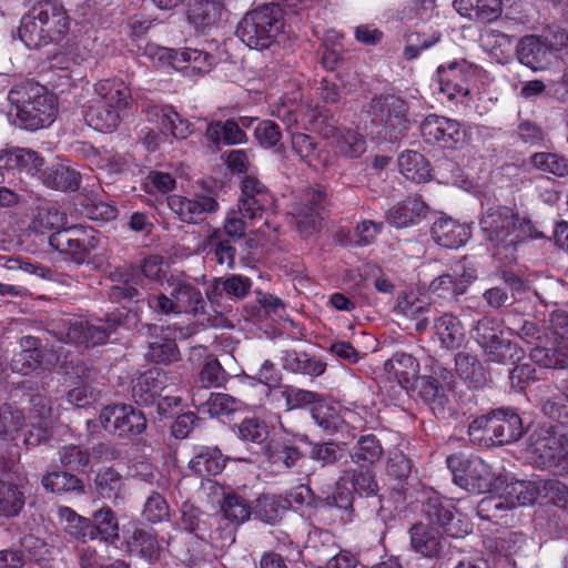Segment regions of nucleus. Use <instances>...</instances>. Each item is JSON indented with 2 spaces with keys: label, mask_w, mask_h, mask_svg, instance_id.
Listing matches in <instances>:
<instances>
[{
  "label": "nucleus",
  "mask_w": 568,
  "mask_h": 568,
  "mask_svg": "<svg viewBox=\"0 0 568 568\" xmlns=\"http://www.w3.org/2000/svg\"><path fill=\"white\" fill-rule=\"evenodd\" d=\"M480 227L493 245L514 246L527 237H539L541 233L519 217L507 206L488 209L480 219Z\"/></svg>",
  "instance_id": "5"
},
{
  "label": "nucleus",
  "mask_w": 568,
  "mask_h": 568,
  "mask_svg": "<svg viewBox=\"0 0 568 568\" xmlns=\"http://www.w3.org/2000/svg\"><path fill=\"white\" fill-rule=\"evenodd\" d=\"M61 354L54 348L38 352H17L11 359L13 372L28 375L39 368H47L60 363Z\"/></svg>",
  "instance_id": "26"
},
{
  "label": "nucleus",
  "mask_w": 568,
  "mask_h": 568,
  "mask_svg": "<svg viewBox=\"0 0 568 568\" xmlns=\"http://www.w3.org/2000/svg\"><path fill=\"white\" fill-rule=\"evenodd\" d=\"M273 204V195L256 178L246 176L242 182V195L239 199V214L248 221H255Z\"/></svg>",
  "instance_id": "15"
},
{
  "label": "nucleus",
  "mask_w": 568,
  "mask_h": 568,
  "mask_svg": "<svg viewBox=\"0 0 568 568\" xmlns=\"http://www.w3.org/2000/svg\"><path fill=\"white\" fill-rule=\"evenodd\" d=\"M531 359L539 366L546 368L562 369L568 368V351L565 345L551 341H547L535 346L530 352Z\"/></svg>",
  "instance_id": "35"
},
{
  "label": "nucleus",
  "mask_w": 568,
  "mask_h": 568,
  "mask_svg": "<svg viewBox=\"0 0 568 568\" xmlns=\"http://www.w3.org/2000/svg\"><path fill=\"white\" fill-rule=\"evenodd\" d=\"M480 69L465 59H455L437 68L439 91L448 100H459L470 92V83L479 75Z\"/></svg>",
  "instance_id": "11"
},
{
  "label": "nucleus",
  "mask_w": 568,
  "mask_h": 568,
  "mask_svg": "<svg viewBox=\"0 0 568 568\" xmlns=\"http://www.w3.org/2000/svg\"><path fill=\"white\" fill-rule=\"evenodd\" d=\"M422 136L428 143H442L444 146H452L457 143L463 132L457 121L430 114L420 124Z\"/></svg>",
  "instance_id": "20"
},
{
  "label": "nucleus",
  "mask_w": 568,
  "mask_h": 568,
  "mask_svg": "<svg viewBox=\"0 0 568 568\" xmlns=\"http://www.w3.org/2000/svg\"><path fill=\"white\" fill-rule=\"evenodd\" d=\"M128 550L135 556L155 562L161 558L163 547L152 529L135 528L126 539Z\"/></svg>",
  "instance_id": "27"
},
{
  "label": "nucleus",
  "mask_w": 568,
  "mask_h": 568,
  "mask_svg": "<svg viewBox=\"0 0 568 568\" xmlns=\"http://www.w3.org/2000/svg\"><path fill=\"white\" fill-rule=\"evenodd\" d=\"M169 328L154 324H144L141 332L150 338L144 352L148 362L154 364L170 365L180 359V351L175 339L168 337L164 333Z\"/></svg>",
  "instance_id": "17"
},
{
  "label": "nucleus",
  "mask_w": 568,
  "mask_h": 568,
  "mask_svg": "<svg viewBox=\"0 0 568 568\" xmlns=\"http://www.w3.org/2000/svg\"><path fill=\"white\" fill-rule=\"evenodd\" d=\"M493 424L494 446L514 443L524 434L521 418L510 409L493 410Z\"/></svg>",
  "instance_id": "23"
},
{
  "label": "nucleus",
  "mask_w": 568,
  "mask_h": 568,
  "mask_svg": "<svg viewBox=\"0 0 568 568\" xmlns=\"http://www.w3.org/2000/svg\"><path fill=\"white\" fill-rule=\"evenodd\" d=\"M175 59L180 63L176 70L186 75L206 73L214 64V59L209 53L197 49L180 50Z\"/></svg>",
  "instance_id": "44"
},
{
  "label": "nucleus",
  "mask_w": 568,
  "mask_h": 568,
  "mask_svg": "<svg viewBox=\"0 0 568 568\" xmlns=\"http://www.w3.org/2000/svg\"><path fill=\"white\" fill-rule=\"evenodd\" d=\"M189 467L201 477L217 475L224 469L225 459L217 447L199 446L194 448Z\"/></svg>",
  "instance_id": "34"
},
{
  "label": "nucleus",
  "mask_w": 568,
  "mask_h": 568,
  "mask_svg": "<svg viewBox=\"0 0 568 568\" xmlns=\"http://www.w3.org/2000/svg\"><path fill=\"white\" fill-rule=\"evenodd\" d=\"M420 513L428 525L442 528L452 538H464L473 531L471 521L459 514L455 506L435 491H428L422 499Z\"/></svg>",
  "instance_id": "7"
},
{
  "label": "nucleus",
  "mask_w": 568,
  "mask_h": 568,
  "mask_svg": "<svg viewBox=\"0 0 568 568\" xmlns=\"http://www.w3.org/2000/svg\"><path fill=\"white\" fill-rule=\"evenodd\" d=\"M568 51V32L549 28L540 34L523 37L516 47L519 62L532 71H544L556 64Z\"/></svg>",
  "instance_id": "3"
},
{
  "label": "nucleus",
  "mask_w": 568,
  "mask_h": 568,
  "mask_svg": "<svg viewBox=\"0 0 568 568\" xmlns=\"http://www.w3.org/2000/svg\"><path fill=\"white\" fill-rule=\"evenodd\" d=\"M237 211H230L222 230L206 231L209 237L207 246L211 248H231L234 241L245 235V219L237 217Z\"/></svg>",
  "instance_id": "28"
},
{
  "label": "nucleus",
  "mask_w": 568,
  "mask_h": 568,
  "mask_svg": "<svg viewBox=\"0 0 568 568\" xmlns=\"http://www.w3.org/2000/svg\"><path fill=\"white\" fill-rule=\"evenodd\" d=\"M9 119L19 128L37 131L51 125L58 113L54 95L44 87L24 83L8 93Z\"/></svg>",
  "instance_id": "1"
},
{
  "label": "nucleus",
  "mask_w": 568,
  "mask_h": 568,
  "mask_svg": "<svg viewBox=\"0 0 568 568\" xmlns=\"http://www.w3.org/2000/svg\"><path fill=\"white\" fill-rule=\"evenodd\" d=\"M486 362L507 364L520 358L521 349L509 339H504L483 351Z\"/></svg>",
  "instance_id": "61"
},
{
  "label": "nucleus",
  "mask_w": 568,
  "mask_h": 568,
  "mask_svg": "<svg viewBox=\"0 0 568 568\" xmlns=\"http://www.w3.org/2000/svg\"><path fill=\"white\" fill-rule=\"evenodd\" d=\"M90 521L92 540L114 542L119 539V519L110 507L94 511Z\"/></svg>",
  "instance_id": "39"
},
{
  "label": "nucleus",
  "mask_w": 568,
  "mask_h": 568,
  "mask_svg": "<svg viewBox=\"0 0 568 568\" xmlns=\"http://www.w3.org/2000/svg\"><path fill=\"white\" fill-rule=\"evenodd\" d=\"M94 488L99 496L122 504L125 498V484L122 475L112 467L99 469L94 478Z\"/></svg>",
  "instance_id": "30"
},
{
  "label": "nucleus",
  "mask_w": 568,
  "mask_h": 568,
  "mask_svg": "<svg viewBox=\"0 0 568 568\" xmlns=\"http://www.w3.org/2000/svg\"><path fill=\"white\" fill-rule=\"evenodd\" d=\"M333 139L337 152L345 156L357 158L366 150L365 141L356 132L337 130Z\"/></svg>",
  "instance_id": "59"
},
{
  "label": "nucleus",
  "mask_w": 568,
  "mask_h": 568,
  "mask_svg": "<svg viewBox=\"0 0 568 568\" xmlns=\"http://www.w3.org/2000/svg\"><path fill=\"white\" fill-rule=\"evenodd\" d=\"M24 504L26 496L21 488L0 479V516L14 517L20 514Z\"/></svg>",
  "instance_id": "51"
},
{
  "label": "nucleus",
  "mask_w": 568,
  "mask_h": 568,
  "mask_svg": "<svg viewBox=\"0 0 568 568\" xmlns=\"http://www.w3.org/2000/svg\"><path fill=\"white\" fill-rule=\"evenodd\" d=\"M383 446L375 435L361 436L349 454L354 464L373 466L383 456Z\"/></svg>",
  "instance_id": "46"
},
{
  "label": "nucleus",
  "mask_w": 568,
  "mask_h": 568,
  "mask_svg": "<svg viewBox=\"0 0 568 568\" xmlns=\"http://www.w3.org/2000/svg\"><path fill=\"white\" fill-rule=\"evenodd\" d=\"M323 199V192L320 190H314L310 199L312 205L310 207H300L294 214L296 229L301 236L307 237L316 232L320 225V221L322 220L321 203Z\"/></svg>",
  "instance_id": "41"
},
{
  "label": "nucleus",
  "mask_w": 568,
  "mask_h": 568,
  "mask_svg": "<svg viewBox=\"0 0 568 568\" xmlns=\"http://www.w3.org/2000/svg\"><path fill=\"white\" fill-rule=\"evenodd\" d=\"M453 471L455 484L469 493L481 494L488 491L493 484V471L478 456H452L447 458Z\"/></svg>",
  "instance_id": "9"
},
{
  "label": "nucleus",
  "mask_w": 568,
  "mask_h": 568,
  "mask_svg": "<svg viewBox=\"0 0 568 568\" xmlns=\"http://www.w3.org/2000/svg\"><path fill=\"white\" fill-rule=\"evenodd\" d=\"M170 384L171 378L166 372L151 368L136 378L132 396L136 404L149 406L154 403L156 397L162 396Z\"/></svg>",
  "instance_id": "21"
},
{
  "label": "nucleus",
  "mask_w": 568,
  "mask_h": 568,
  "mask_svg": "<svg viewBox=\"0 0 568 568\" xmlns=\"http://www.w3.org/2000/svg\"><path fill=\"white\" fill-rule=\"evenodd\" d=\"M435 333L447 349L458 348L465 334L460 321L453 314H444L434 323Z\"/></svg>",
  "instance_id": "43"
},
{
  "label": "nucleus",
  "mask_w": 568,
  "mask_h": 568,
  "mask_svg": "<svg viewBox=\"0 0 568 568\" xmlns=\"http://www.w3.org/2000/svg\"><path fill=\"white\" fill-rule=\"evenodd\" d=\"M455 369L460 378L466 381L469 387L481 388L484 387L490 376L480 361L468 353L459 352L455 356Z\"/></svg>",
  "instance_id": "36"
},
{
  "label": "nucleus",
  "mask_w": 568,
  "mask_h": 568,
  "mask_svg": "<svg viewBox=\"0 0 568 568\" xmlns=\"http://www.w3.org/2000/svg\"><path fill=\"white\" fill-rule=\"evenodd\" d=\"M386 372L394 374L398 383L403 387H409L413 382L417 384L419 372V363L407 353H395L392 358L384 364Z\"/></svg>",
  "instance_id": "40"
},
{
  "label": "nucleus",
  "mask_w": 568,
  "mask_h": 568,
  "mask_svg": "<svg viewBox=\"0 0 568 568\" xmlns=\"http://www.w3.org/2000/svg\"><path fill=\"white\" fill-rule=\"evenodd\" d=\"M306 444L311 447L308 452L310 459L320 463L322 467L336 465L346 457V447L343 443H313L308 440Z\"/></svg>",
  "instance_id": "49"
},
{
  "label": "nucleus",
  "mask_w": 568,
  "mask_h": 568,
  "mask_svg": "<svg viewBox=\"0 0 568 568\" xmlns=\"http://www.w3.org/2000/svg\"><path fill=\"white\" fill-rule=\"evenodd\" d=\"M24 426L29 427L24 442L28 446H38L51 436L52 408L50 399L41 394L30 398Z\"/></svg>",
  "instance_id": "14"
},
{
  "label": "nucleus",
  "mask_w": 568,
  "mask_h": 568,
  "mask_svg": "<svg viewBox=\"0 0 568 568\" xmlns=\"http://www.w3.org/2000/svg\"><path fill=\"white\" fill-rule=\"evenodd\" d=\"M58 515L64 531L71 537L82 542L92 540L90 518L78 515L69 507H60Z\"/></svg>",
  "instance_id": "48"
},
{
  "label": "nucleus",
  "mask_w": 568,
  "mask_h": 568,
  "mask_svg": "<svg viewBox=\"0 0 568 568\" xmlns=\"http://www.w3.org/2000/svg\"><path fill=\"white\" fill-rule=\"evenodd\" d=\"M527 453L537 467L559 475L568 474V449L564 437L554 427L536 428L529 436Z\"/></svg>",
  "instance_id": "6"
},
{
  "label": "nucleus",
  "mask_w": 568,
  "mask_h": 568,
  "mask_svg": "<svg viewBox=\"0 0 568 568\" xmlns=\"http://www.w3.org/2000/svg\"><path fill=\"white\" fill-rule=\"evenodd\" d=\"M94 91L97 99L84 110L89 126L101 132H112L130 114L132 95L129 87L120 79L99 81Z\"/></svg>",
  "instance_id": "2"
},
{
  "label": "nucleus",
  "mask_w": 568,
  "mask_h": 568,
  "mask_svg": "<svg viewBox=\"0 0 568 568\" xmlns=\"http://www.w3.org/2000/svg\"><path fill=\"white\" fill-rule=\"evenodd\" d=\"M283 27L281 7L267 3L247 12L240 21L236 34L250 49L262 51L276 42Z\"/></svg>",
  "instance_id": "4"
},
{
  "label": "nucleus",
  "mask_w": 568,
  "mask_h": 568,
  "mask_svg": "<svg viewBox=\"0 0 568 568\" xmlns=\"http://www.w3.org/2000/svg\"><path fill=\"white\" fill-rule=\"evenodd\" d=\"M37 17L43 22V28L49 36L51 43H60L70 31V17L65 9L51 0H43L36 3Z\"/></svg>",
  "instance_id": "19"
},
{
  "label": "nucleus",
  "mask_w": 568,
  "mask_h": 568,
  "mask_svg": "<svg viewBox=\"0 0 568 568\" xmlns=\"http://www.w3.org/2000/svg\"><path fill=\"white\" fill-rule=\"evenodd\" d=\"M171 296L175 300L179 313L192 314L201 325L219 326L222 317L214 310L212 315L206 306L201 291L187 282H178L173 285Z\"/></svg>",
  "instance_id": "13"
},
{
  "label": "nucleus",
  "mask_w": 568,
  "mask_h": 568,
  "mask_svg": "<svg viewBox=\"0 0 568 568\" xmlns=\"http://www.w3.org/2000/svg\"><path fill=\"white\" fill-rule=\"evenodd\" d=\"M432 235L435 244L442 248H460L467 244L471 233L467 224L442 217L434 223Z\"/></svg>",
  "instance_id": "22"
},
{
  "label": "nucleus",
  "mask_w": 568,
  "mask_h": 568,
  "mask_svg": "<svg viewBox=\"0 0 568 568\" xmlns=\"http://www.w3.org/2000/svg\"><path fill=\"white\" fill-rule=\"evenodd\" d=\"M242 402L229 394L211 393L206 402L199 406L211 416L230 415L241 408Z\"/></svg>",
  "instance_id": "57"
},
{
  "label": "nucleus",
  "mask_w": 568,
  "mask_h": 568,
  "mask_svg": "<svg viewBox=\"0 0 568 568\" xmlns=\"http://www.w3.org/2000/svg\"><path fill=\"white\" fill-rule=\"evenodd\" d=\"M504 495L510 508L515 509L534 504L538 497V488L532 481L517 480L506 486Z\"/></svg>",
  "instance_id": "54"
},
{
  "label": "nucleus",
  "mask_w": 568,
  "mask_h": 568,
  "mask_svg": "<svg viewBox=\"0 0 568 568\" xmlns=\"http://www.w3.org/2000/svg\"><path fill=\"white\" fill-rule=\"evenodd\" d=\"M456 11L473 21L490 23L503 13L501 0H454Z\"/></svg>",
  "instance_id": "25"
},
{
  "label": "nucleus",
  "mask_w": 568,
  "mask_h": 568,
  "mask_svg": "<svg viewBox=\"0 0 568 568\" xmlns=\"http://www.w3.org/2000/svg\"><path fill=\"white\" fill-rule=\"evenodd\" d=\"M142 517L149 523H161L170 517V508L165 498L158 491H152L146 498Z\"/></svg>",
  "instance_id": "63"
},
{
  "label": "nucleus",
  "mask_w": 568,
  "mask_h": 568,
  "mask_svg": "<svg viewBox=\"0 0 568 568\" xmlns=\"http://www.w3.org/2000/svg\"><path fill=\"white\" fill-rule=\"evenodd\" d=\"M339 479L349 483L353 491L359 497L378 498L379 485L371 466L357 465L347 468Z\"/></svg>",
  "instance_id": "29"
},
{
  "label": "nucleus",
  "mask_w": 568,
  "mask_h": 568,
  "mask_svg": "<svg viewBox=\"0 0 568 568\" xmlns=\"http://www.w3.org/2000/svg\"><path fill=\"white\" fill-rule=\"evenodd\" d=\"M412 549L427 559L437 562L450 552L452 545L446 537L435 527L418 521L408 529Z\"/></svg>",
  "instance_id": "12"
},
{
  "label": "nucleus",
  "mask_w": 568,
  "mask_h": 568,
  "mask_svg": "<svg viewBox=\"0 0 568 568\" xmlns=\"http://www.w3.org/2000/svg\"><path fill=\"white\" fill-rule=\"evenodd\" d=\"M281 361L283 368L294 374L318 377L326 371V363L322 359L294 349L282 351Z\"/></svg>",
  "instance_id": "33"
},
{
  "label": "nucleus",
  "mask_w": 568,
  "mask_h": 568,
  "mask_svg": "<svg viewBox=\"0 0 568 568\" xmlns=\"http://www.w3.org/2000/svg\"><path fill=\"white\" fill-rule=\"evenodd\" d=\"M149 121L156 124L163 133L175 139H186L191 133V124L170 105L151 106L148 110Z\"/></svg>",
  "instance_id": "24"
},
{
  "label": "nucleus",
  "mask_w": 568,
  "mask_h": 568,
  "mask_svg": "<svg viewBox=\"0 0 568 568\" xmlns=\"http://www.w3.org/2000/svg\"><path fill=\"white\" fill-rule=\"evenodd\" d=\"M493 426V410L487 415L475 418L468 426L470 440L486 448L494 446Z\"/></svg>",
  "instance_id": "60"
},
{
  "label": "nucleus",
  "mask_w": 568,
  "mask_h": 568,
  "mask_svg": "<svg viewBox=\"0 0 568 568\" xmlns=\"http://www.w3.org/2000/svg\"><path fill=\"white\" fill-rule=\"evenodd\" d=\"M74 343L87 347L104 344L110 338V329L102 325V321L98 324L89 321H75Z\"/></svg>",
  "instance_id": "50"
},
{
  "label": "nucleus",
  "mask_w": 568,
  "mask_h": 568,
  "mask_svg": "<svg viewBox=\"0 0 568 568\" xmlns=\"http://www.w3.org/2000/svg\"><path fill=\"white\" fill-rule=\"evenodd\" d=\"M168 205L185 223H199L206 214L219 210L217 201L205 194H194L190 197L174 194L168 197Z\"/></svg>",
  "instance_id": "16"
},
{
  "label": "nucleus",
  "mask_w": 568,
  "mask_h": 568,
  "mask_svg": "<svg viewBox=\"0 0 568 568\" xmlns=\"http://www.w3.org/2000/svg\"><path fill=\"white\" fill-rule=\"evenodd\" d=\"M425 210V204L420 200L410 197L390 207L386 213V220L395 227H407L418 223Z\"/></svg>",
  "instance_id": "38"
},
{
  "label": "nucleus",
  "mask_w": 568,
  "mask_h": 568,
  "mask_svg": "<svg viewBox=\"0 0 568 568\" xmlns=\"http://www.w3.org/2000/svg\"><path fill=\"white\" fill-rule=\"evenodd\" d=\"M42 23L34 7L21 18L18 36L27 48L39 49L51 43Z\"/></svg>",
  "instance_id": "37"
},
{
  "label": "nucleus",
  "mask_w": 568,
  "mask_h": 568,
  "mask_svg": "<svg viewBox=\"0 0 568 568\" xmlns=\"http://www.w3.org/2000/svg\"><path fill=\"white\" fill-rule=\"evenodd\" d=\"M402 174L416 183L427 182L432 175L430 163L417 151L407 150L398 158Z\"/></svg>",
  "instance_id": "42"
},
{
  "label": "nucleus",
  "mask_w": 568,
  "mask_h": 568,
  "mask_svg": "<svg viewBox=\"0 0 568 568\" xmlns=\"http://www.w3.org/2000/svg\"><path fill=\"white\" fill-rule=\"evenodd\" d=\"M44 183L55 190H75L80 184V175L68 165L58 164L47 172Z\"/></svg>",
  "instance_id": "56"
},
{
  "label": "nucleus",
  "mask_w": 568,
  "mask_h": 568,
  "mask_svg": "<svg viewBox=\"0 0 568 568\" xmlns=\"http://www.w3.org/2000/svg\"><path fill=\"white\" fill-rule=\"evenodd\" d=\"M528 164L538 171L544 173H550L559 178L568 175V160L562 155L550 152H537L534 153Z\"/></svg>",
  "instance_id": "53"
},
{
  "label": "nucleus",
  "mask_w": 568,
  "mask_h": 568,
  "mask_svg": "<svg viewBox=\"0 0 568 568\" xmlns=\"http://www.w3.org/2000/svg\"><path fill=\"white\" fill-rule=\"evenodd\" d=\"M42 487L50 493H84L83 481L68 471L54 470L47 473L41 479Z\"/></svg>",
  "instance_id": "45"
},
{
  "label": "nucleus",
  "mask_w": 568,
  "mask_h": 568,
  "mask_svg": "<svg viewBox=\"0 0 568 568\" xmlns=\"http://www.w3.org/2000/svg\"><path fill=\"white\" fill-rule=\"evenodd\" d=\"M61 465L70 470H81L89 465L90 455L77 445H65L58 450Z\"/></svg>",
  "instance_id": "64"
},
{
  "label": "nucleus",
  "mask_w": 568,
  "mask_h": 568,
  "mask_svg": "<svg viewBox=\"0 0 568 568\" xmlns=\"http://www.w3.org/2000/svg\"><path fill=\"white\" fill-rule=\"evenodd\" d=\"M511 510L505 495L485 496L477 505V515L488 521H497Z\"/></svg>",
  "instance_id": "58"
},
{
  "label": "nucleus",
  "mask_w": 568,
  "mask_h": 568,
  "mask_svg": "<svg viewBox=\"0 0 568 568\" xmlns=\"http://www.w3.org/2000/svg\"><path fill=\"white\" fill-rule=\"evenodd\" d=\"M291 506V500L282 495L263 494L255 500L253 515L265 524L275 525L282 520Z\"/></svg>",
  "instance_id": "31"
},
{
  "label": "nucleus",
  "mask_w": 568,
  "mask_h": 568,
  "mask_svg": "<svg viewBox=\"0 0 568 568\" xmlns=\"http://www.w3.org/2000/svg\"><path fill=\"white\" fill-rule=\"evenodd\" d=\"M224 518L239 526L250 519L253 515V507L240 495L227 493L221 505Z\"/></svg>",
  "instance_id": "55"
},
{
  "label": "nucleus",
  "mask_w": 568,
  "mask_h": 568,
  "mask_svg": "<svg viewBox=\"0 0 568 568\" xmlns=\"http://www.w3.org/2000/svg\"><path fill=\"white\" fill-rule=\"evenodd\" d=\"M454 375L444 367L433 368V374L422 376L415 387L420 400L437 418H446L452 413L448 392L453 389Z\"/></svg>",
  "instance_id": "8"
},
{
  "label": "nucleus",
  "mask_w": 568,
  "mask_h": 568,
  "mask_svg": "<svg viewBox=\"0 0 568 568\" xmlns=\"http://www.w3.org/2000/svg\"><path fill=\"white\" fill-rule=\"evenodd\" d=\"M206 134L213 143L241 144L246 142V135L235 121L229 120L224 123H211Z\"/></svg>",
  "instance_id": "52"
},
{
  "label": "nucleus",
  "mask_w": 568,
  "mask_h": 568,
  "mask_svg": "<svg viewBox=\"0 0 568 568\" xmlns=\"http://www.w3.org/2000/svg\"><path fill=\"white\" fill-rule=\"evenodd\" d=\"M189 21L196 28H206L216 23L222 13V6L216 0H195L189 3Z\"/></svg>",
  "instance_id": "47"
},
{
  "label": "nucleus",
  "mask_w": 568,
  "mask_h": 568,
  "mask_svg": "<svg viewBox=\"0 0 568 568\" xmlns=\"http://www.w3.org/2000/svg\"><path fill=\"white\" fill-rule=\"evenodd\" d=\"M268 396L274 402H284L286 410H293L306 407L312 404H320L323 400V395L297 388L291 385L277 386L270 389Z\"/></svg>",
  "instance_id": "32"
},
{
  "label": "nucleus",
  "mask_w": 568,
  "mask_h": 568,
  "mask_svg": "<svg viewBox=\"0 0 568 568\" xmlns=\"http://www.w3.org/2000/svg\"><path fill=\"white\" fill-rule=\"evenodd\" d=\"M545 415L552 419L559 420L561 424H568V396L566 390L559 389L548 396L541 404Z\"/></svg>",
  "instance_id": "62"
},
{
  "label": "nucleus",
  "mask_w": 568,
  "mask_h": 568,
  "mask_svg": "<svg viewBox=\"0 0 568 568\" xmlns=\"http://www.w3.org/2000/svg\"><path fill=\"white\" fill-rule=\"evenodd\" d=\"M101 426L110 434L131 439L146 429L144 414L131 405L114 404L103 407L99 415Z\"/></svg>",
  "instance_id": "10"
},
{
  "label": "nucleus",
  "mask_w": 568,
  "mask_h": 568,
  "mask_svg": "<svg viewBox=\"0 0 568 568\" xmlns=\"http://www.w3.org/2000/svg\"><path fill=\"white\" fill-rule=\"evenodd\" d=\"M308 443L306 435L296 434L292 437H273L265 445V456L272 465L291 469L303 459L304 453L300 444Z\"/></svg>",
  "instance_id": "18"
}]
</instances>
